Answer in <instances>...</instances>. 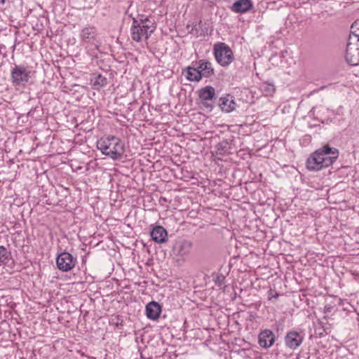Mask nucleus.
I'll return each instance as SVG.
<instances>
[{
    "label": "nucleus",
    "mask_w": 359,
    "mask_h": 359,
    "mask_svg": "<svg viewBox=\"0 0 359 359\" xmlns=\"http://www.w3.org/2000/svg\"><path fill=\"white\" fill-rule=\"evenodd\" d=\"M13 262L11 252L8 251L4 246H0V266L8 264Z\"/></svg>",
    "instance_id": "20"
},
{
    "label": "nucleus",
    "mask_w": 359,
    "mask_h": 359,
    "mask_svg": "<svg viewBox=\"0 0 359 359\" xmlns=\"http://www.w3.org/2000/svg\"><path fill=\"white\" fill-rule=\"evenodd\" d=\"M261 89L263 93H264L266 96L272 95L276 90L275 86L273 83L269 82L262 83Z\"/></svg>",
    "instance_id": "23"
},
{
    "label": "nucleus",
    "mask_w": 359,
    "mask_h": 359,
    "mask_svg": "<svg viewBox=\"0 0 359 359\" xmlns=\"http://www.w3.org/2000/svg\"><path fill=\"white\" fill-rule=\"evenodd\" d=\"M122 323H123V320H121L120 323H116V325L118 327L119 325H122Z\"/></svg>",
    "instance_id": "27"
},
{
    "label": "nucleus",
    "mask_w": 359,
    "mask_h": 359,
    "mask_svg": "<svg viewBox=\"0 0 359 359\" xmlns=\"http://www.w3.org/2000/svg\"><path fill=\"white\" fill-rule=\"evenodd\" d=\"M154 22L148 18H133L130 28V35L133 40L139 42L143 37L148 39L155 30Z\"/></svg>",
    "instance_id": "3"
},
{
    "label": "nucleus",
    "mask_w": 359,
    "mask_h": 359,
    "mask_svg": "<svg viewBox=\"0 0 359 359\" xmlns=\"http://www.w3.org/2000/svg\"><path fill=\"white\" fill-rule=\"evenodd\" d=\"M231 149V141L227 139H224L216 145V151L217 154L223 155L226 153H229Z\"/></svg>",
    "instance_id": "21"
},
{
    "label": "nucleus",
    "mask_w": 359,
    "mask_h": 359,
    "mask_svg": "<svg viewBox=\"0 0 359 359\" xmlns=\"http://www.w3.org/2000/svg\"><path fill=\"white\" fill-rule=\"evenodd\" d=\"M161 312L160 304L156 302H151L146 306V315L149 319L155 320L159 318Z\"/></svg>",
    "instance_id": "17"
},
{
    "label": "nucleus",
    "mask_w": 359,
    "mask_h": 359,
    "mask_svg": "<svg viewBox=\"0 0 359 359\" xmlns=\"http://www.w3.org/2000/svg\"><path fill=\"white\" fill-rule=\"evenodd\" d=\"M304 337L296 331H290L285 337V343L290 349H296L302 343Z\"/></svg>",
    "instance_id": "9"
},
{
    "label": "nucleus",
    "mask_w": 359,
    "mask_h": 359,
    "mask_svg": "<svg viewBox=\"0 0 359 359\" xmlns=\"http://www.w3.org/2000/svg\"><path fill=\"white\" fill-rule=\"evenodd\" d=\"M79 36L81 44L86 48L97 47L96 27L90 25L83 27L81 30Z\"/></svg>",
    "instance_id": "6"
},
{
    "label": "nucleus",
    "mask_w": 359,
    "mask_h": 359,
    "mask_svg": "<svg viewBox=\"0 0 359 359\" xmlns=\"http://www.w3.org/2000/svg\"><path fill=\"white\" fill-rule=\"evenodd\" d=\"M198 64L197 68L199 69L202 78H210L215 74V69L210 62L202 59L198 60Z\"/></svg>",
    "instance_id": "14"
},
{
    "label": "nucleus",
    "mask_w": 359,
    "mask_h": 359,
    "mask_svg": "<svg viewBox=\"0 0 359 359\" xmlns=\"http://www.w3.org/2000/svg\"><path fill=\"white\" fill-rule=\"evenodd\" d=\"M198 95L203 101L212 100L215 96V90L211 86H207L199 90Z\"/></svg>",
    "instance_id": "18"
},
{
    "label": "nucleus",
    "mask_w": 359,
    "mask_h": 359,
    "mask_svg": "<svg viewBox=\"0 0 359 359\" xmlns=\"http://www.w3.org/2000/svg\"><path fill=\"white\" fill-rule=\"evenodd\" d=\"M345 58L351 66L359 65V19L356 20L351 27Z\"/></svg>",
    "instance_id": "2"
},
{
    "label": "nucleus",
    "mask_w": 359,
    "mask_h": 359,
    "mask_svg": "<svg viewBox=\"0 0 359 359\" xmlns=\"http://www.w3.org/2000/svg\"><path fill=\"white\" fill-rule=\"evenodd\" d=\"M152 240L157 243H164L168 239V232L161 226H154L150 231Z\"/></svg>",
    "instance_id": "12"
},
{
    "label": "nucleus",
    "mask_w": 359,
    "mask_h": 359,
    "mask_svg": "<svg viewBox=\"0 0 359 359\" xmlns=\"http://www.w3.org/2000/svg\"><path fill=\"white\" fill-rule=\"evenodd\" d=\"M320 154L316 150L306 160V168L310 171H318L326 168L321 162Z\"/></svg>",
    "instance_id": "10"
},
{
    "label": "nucleus",
    "mask_w": 359,
    "mask_h": 359,
    "mask_svg": "<svg viewBox=\"0 0 359 359\" xmlns=\"http://www.w3.org/2000/svg\"><path fill=\"white\" fill-rule=\"evenodd\" d=\"M96 147L102 154L114 161L121 158L125 153L123 142L118 137L109 135L97 141Z\"/></svg>",
    "instance_id": "1"
},
{
    "label": "nucleus",
    "mask_w": 359,
    "mask_h": 359,
    "mask_svg": "<svg viewBox=\"0 0 359 359\" xmlns=\"http://www.w3.org/2000/svg\"><path fill=\"white\" fill-rule=\"evenodd\" d=\"M317 151L320 154L321 162L326 168L332 165L339 157V150L329 144L323 145Z\"/></svg>",
    "instance_id": "7"
},
{
    "label": "nucleus",
    "mask_w": 359,
    "mask_h": 359,
    "mask_svg": "<svg viewBox=\"0 0 359 359\" xmlns=\"http://www.w3.org/2000/svg\"><path fill=\"white\" fill-rule=\"evenodd\" d=\"M219 106L222 111L229 113L236 109V103L234 102L233 96L227 95L219 98Z\"/></svg>",
    "instance_id": "15"
},
{
    "label": "nucleus",
    "mask_w": 359,
    "mask_h": 359,
    "mask_svg": "<svg viewBox=\"0 0 359 359\" xmlns=\"http://www.w3.org/2000/svg\"><path fill=\"white\" fill-rule=\"evenodd\" d=\"M203 105L207 107V108H210V109H212L213 108V104H210V103H208V102H203Z\"/></svg>",
    "instance_id": "26"
},
{
    "label": "nucleus",
    "mask_w": 359,
    "mask_h": 359,
    "mask_svg": "<svg viewBox=\"0 0 359 359\" xmlns=\"http://www.w3.org/2000/svg\"><path fill=\"white\" fill-rule=\"evenodd\" d=\"M279 294L278 292H273L272 290H270L269 292V299L271 300L273 298L277 299L278 297Z\"/></svg>",
    "instance_id": "25"
},
{
    "label": "nucleus",
    "mask_w": 359,
    "mask_h": 359,
    "mask_svg": "<svg viewBox=\"0 0 359 359\" xmlns=\"http://www.w3.org/2000/svg\"><path fill=\"white\" fill-rule=\"evenodd\" d=\"M107 84V79L102 74L96 75L93 81V87L95 90H99L100 88L106 86Z\"/></svg>",
    "instance_id": "22"
},
{
    "label": "nucleus",
    "mask_w": 359,
    "mask_h": 359,
    "mask_svg": "<svg viewBox=\"0 0 359 359\" xmlns=\"http://www.w3.org/2000/svg\"><path fill=\"white\" fill-rule=\"evenodd\" d=\"M213 55L217 62L223 67L229 66L234 60L231 48L223 42H217L214 44Z\"/></svg>",
    "instance_id": "4"
},
{
    "label": "nucleus",
    "mask_w": 359,
    "mask_h": 359,
    "mask_svg": "<svg viewBox=\"0 0 359 359\" xmlns=\"http://www.w3.org/2000/svg\"><path fill=\"white\" fill-rule=\"evenodd\" d=\"M186 72V79L189 81L198 82L202 79L201 74L197 67H187Z\"/></svg>",
    "instance_id": "19"
},
{
    "label": "nucleus",
    "mask_w": 359,
    "mask_h": 359,
    "mask_svg": "<svg viewBox=\"0 0 359 359\" xmlns=\"http://www.w3.org/2000/svg\"><path fill=\"white\" fill-rule=\"evenodd\" d=\"M258 339L259 346L266 349L273 345L276 337L271 330L266 329L260 332Z\"/></svg>",
    "instance_id": "11"
},
{
    "label": "nucleus",
    "mask_w": 359,
    "mask_h": 359,
    "mask_svg": "<svg viewBox=\"0 0 359 359\" xmlns=\"http://www.w3.org/2000/svg\"><path fill=\"white\" fill-rule=\"evenodd\" d=\"M225 276L222 273H219L216 276L215 282L217 285H222L225 283Z\"/></svg>",
    "instance_id": "24"
},
{
    "label": "nucleus",
    "mask_w": 359,
    "mask_h": 359,
    "mask_svg": "<svg viewBox=\"0 0 359 359\" xmlns=\"http://www.w3.org/2000/svg\"><path fill=\"white\" fill-rule=\"evenodd\" d=\"M192 243L189 241L181 240L175 243L173 252L177 255L185 256L189 254Z\"/></svg>",
    "instance_id": "13"
},
{
    "label": "nucleus",
    "mask_w": 359,
    "mask_h": 359,
    "mask_svg": "<svg viewBox=\"0 0 359 359\" xmlns=\"http://www.w3.org/2000/svg\"><path fill=\"white\" fill-rule=\"evenodd\" d=\"M32 72L22 65H14L11 72L12 83L15 86H25L31 79Z\"/></svg>",
    "instance_id": "5"
},
{
    "label": "nucleus",
    "mask_w": 359,
    "mask_h": 359,
    "mask_svg": "<svg viewBox=\"0 0 359 359\" xmlns=\"http://www.w3.org/2000/svg\"><path fill=\"white\" fill-rule=\"evenodd\" d=\"M325 88V86H321V87L320 88V90H323Z\"/></svg>",
    "instance_id": "28"
},
{
    "label": "nucleus",
    "mask_w": 359,
    "mask_h": 359,
    "mask_svg": "<svg viewBox=\"0 0 359 359\" xmlns=\"http://www.w3.org/2000/svg\"><path fill=\"white\" fill-rule=\"evenodd\" d=\"M76 262V259L67 252L60 253L56 258L57 266L62 271L72 270L74 267Z\"/></svg>",
    "instance_id": "8"
},
{
    "label": "nucleus",
    "mask_w": 359,
    "mask_h": 359,
    "mask_svg": "<svg viewBox=\"0 0 359 359\" xmlns=\"http://www.w3.org/2000/svg\"><path fill=\"white\" fill-rule=\"evenodd\" d=\"M252 6L251 0H237L233 4L231 11L236 13H244L251 10Z\"/></svg>",
    "instance_id": "16"
}]
</instances>
